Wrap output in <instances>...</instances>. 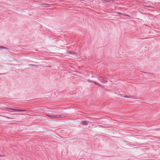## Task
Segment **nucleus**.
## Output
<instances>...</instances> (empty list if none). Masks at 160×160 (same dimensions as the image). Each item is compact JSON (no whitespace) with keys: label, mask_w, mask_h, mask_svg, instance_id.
Segmentation results:
<instances>
[{"label":"nucleus","mask_w":160,"mask_h":160,"mask_svg":"<svg viewBox=\"0 0 160 160\" xmlns=\"http://www.w3.org/2000/svg\"><path fill=\"white\" fill-rule=\"evenodd\" d=\"M55 118H60L61 117V116L60 115H55Z\"/></svg>","instance_id":"5"},{"label":"nucleus","mask_w":160,"mask_h":160,"mask_svg":"<svg viewBox=\"0 0 160 160\" xmlns=\"http://www.w3.org/2000/svg\"><path fill=\"white\" fill-rule=\"evenodd\" d=\"M0 48H1L2 49H4L6 50H9V48H7L6 47H3V46H0Z\"/></svg>","instance_id":"3"},{"label":"nucleus","mask_w":160,"mask_h":160,"mask_svg":"<svg viewBox=\"0 0 160 160\" xmlns=\"http://www.w3.org/2000/svg\"><path fill=\"white\" fill-rule=\"evenodd\" d=\"M88 122L87 121H81V124L82 125H88Z\"/></svg>","instance_id":"2"},{"label":"nucleus","mask_w":160,"mask_h":160,"mask_svg":"<svg viewBox=\"0 0 160 160\" xmlns=\"http://www.w3.org/2000/svg\"><path fill=\"white\" fill-rule=\"evenodd\" d=\"M3 155H0V157H3Z\"/></svg>","instance_id":"14"},{"label":"nucleus","mask_w":160,"mask_h":160,"mask_svg":"<svg viewBox=\"0 0 160 160\" xmlns=\"http://www.w3.org/2000/svg\"><path fill=\"white\" fill-rule=\"evenodd\" d=\"M47 116L48 117L52 118H55V116L54 115H47Z\"/></svg>","instance_id":"4"},{"label":"nucleus","mask_w":160,"mask_h":160,"mask_svg":"<svg viewBox=\"0 0 160 160\" xmlns=\"http://www.w3.org/2000/svg\"><path fill=\"white\" fill-rule=\"evenodd\" d=\"M118 13L119 14H122V13H121V12H118Z\"/></svg>","instance_id":"10"},{"label":"nucleus","mask_w":160,"mask_h":160,"mask_svg":"<svg viewBox=\"0 0 160 160\" xmlns=\"http://www.w3.org/2000/svg\"><path fill=\"white\" fill-rule=\"evenodd\" d=\"M146 7H148V8H151V7H150V6H147Z\"/></svg>","instance_id":"13"},{"label":"nucleus","mask_w":160,"mask_h":160,"mask_svg":"<svg viewBox=\"0 0 160 160\" xmlns=\"http://www.w3.org/2000/svg\"><path fill=\"white\" fill-rule=\"evenodd\" d=\"M87 81H88V82H90L93 83V82H94V81H92V80H91L89 79H88Z\"/></svg>","instance_id":"6"},{"label":"nucleus","mask_w":160,"mask_h":160,"mask_svg":"<svg viewBox=\"0 0 160 160\" xmlns=\"http://www.w3.org/2000/svg\"><path fill=\"white\" fill-rule=\"evenodd\" d=\"M43 5H48V4H47L46 3H43Z\"/></svg>","instance_id":"12"},{"label":"nucleus","mask_w":160,"mask_h":160,"mask_svg":"<svg viewBox=\"0 0 160 160\" xmlns=\"http://www.w3.org/2000/svg\"><path fill=\"white\" fill-rule=\"evenodd\" d=\"M124 15L125 16H128V15L127 14H125V15Z\"/></svg>","instance_id":"15"},{"label":"nucleus","mask_w":160,"mask_h":160,"mask_svg":"<svg viewBox=\"0 0 160 160\" xmlns=\"http://www.w3.org/2000/svg\"><path fill=\"white\" fill-rule=\"evenodd\" d=\"M80 160H85V159L83 158H81Z\"/></svg>","instance_id":"11"},{"label":"nucleus","mask_w":160,"mask_h":160,"mask_svg":"<svg viewBox=\"0 0 160 160\" xmlns=\"http://www.w3.org/2000/svg\"><path fill=\"white\" fill-rule=\"evenodd\" d=\"M4 117L6 118H7L8 119H11L12 118L9 117H7V116H4Z\"/></svg>","instance_id":"7"},{"label":"nucleus","mask_w":160,"mask_h":160,"mask_svg":"<svg viewBox=\"0 0 160 160\" xmlns=\"http://www.w3.org/2000/svg\"><path fill=\"white\" fill-rule=\"evenodd\" d=\"M124 97L127 98H130V96H125Z\"/></svg>","instance_id":"8"},{"label":"nucleus","mask_w":160,"mask_h":160,"mask_svg":"<svg viewBox=\"0 0 160 160\" xmlns=\"http://www.w3.org/2000/svg\"><path fill=\"white\" fill-rule=\"evenodd\" d=\"M93 83H94L95 84H96V85H99V84H98L97 83H96V82L94 81V82H93Z\"/></svg>","instance_id":"9"},{"label":"nucleus","mask_w":160,"mask_h":160,"mask_svg":"<svg viewBox=\"0 0 160 160\" xmlns=\"http://www.w3.org/2000/svg\"><path fill=\"white\" fill-rule=\"evenodd\" d=\"M7 111H9L8 110H11L15 111H18V112H24L25 111V110H21V109H12L11 108H7Z\"/></svg>","instance_id":"1"}]
</instances>
